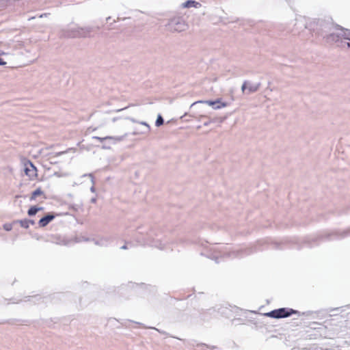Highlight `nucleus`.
<instances>
[{
	"label": "nucleus",
	"instance_id": "1",
	"mask_svg": "<svg viewBox=\"0 0 350 350\" xmlns=\"http://www.w3.org/2000/svg\"><path fill=\"white\" fill-rule=\"evenodd\" d=\"M329 24L322 23L321 29L317 30V33L326 40L327 42L335 43L339 47L350 49V30L336 29L330 33H327L329 29Z\"/></svg>",
	"mask_w": 350,
	"mask_h": 350
},
{
	"label": "nucleus",
	"instance_id": "2",
	"mask_svg": "<svg viewBox=\"0 0 350 350\" xmlns=\"http://www.w3.org/2000/svg\"><path fill=\"white\" fill-rule=\"evenodd\" d=\"M92 28L90 27H80L76 25L70 27L66 36L71 38H85L90 36Z\"/></svg>",
	"mask_w": 350,
	"mask_h": 350
},
{
	"label": "nucleus",
	"instance_id": "3",
	"mask_svg": "<svg viewBox=\"0 0 350 350\" xmlns=\"http://www.w3.org/2000/svg\"><path fill=\"white\" fill-rule=\"evenodd\" d=\"M167 28L170 31L181 32L188 28V25L182 17L178 16L174 17L169 21Z\"/></svg>",
	"mask_w": 350,
	"mask_h": 350
},
{
	"label": "nucleus",
	"instance_id": "4",
	"mask_svg": "<svg viewBox=\"0 0 350 350\" xmlns=\"http://www.w3.org/2000/svg\"><path fill=\"white\" fill-rule=\"evenodd\" d=\"M297 311L289 309L286 310L284 308L273 310L269 312H267L265 314L266 316L274 318V319H280V318H285L291 316L292 314L296 313Z\"/></svg>",
	"mask_w": 350,
	"mask_h": 350
},
{
	"label": "nucleus",
	"instance_id": "5",
	"mask_svg": "<svg viewBox=\"0 0 350 350\" xmlns=\"http://www.w3.org/2000/svg\"><path fill=\"white\" fill-rule=\"evenodd\" d=\"M213 250H214L215 253L212 254L211 258L215 259L217 262H219L218 258L219 256H224V255H228V256H241V254H239L240 251H238V250L233 251L232 254H230V253L226 254V252L229 251V249L227 247L222 249V251H221V248H220L218 246H215Z\"/></svg>",
	"mask_w": 350,
	"mask_h": 350
},
{
	"label": "nucleus",
	"instance_id": "6",
	"mask_svg": "<svg viewBox=\"0 0 350 350\" xmlns=\"http://www.w3.org/2000/svg\"><path fill=\"white\" fill-rule=\"evenodd\" d=\"M24 172L31 180L37 176V169L30 161L24 162Z\"/></svg>",
	"mask_w": 350,
	"mask_h": 350
},
{
	"label": "nucleus",
	"instance_id": "7",
	"mask_svg": "<svg viewBox=\"0 0 350 350\" xmlns=\"http://www.w3.org/2000/svg\"><path fill=\"white\" fill-rule=\"evenodd\" d=\"M260 83H254L250 81H245L243 82L241 90L243 93L251 94L258 90L260 88Z\"/></svg>",
	"mask_w": 350,
	"mask_h": 350
},
{
	"label": "nucleus",
	"instance_id": "8",
	"mask_svg": "<svg viewBox=\"0 0 350 350\" xmlns=\"http://www.w3.org/2000/svg\"><path fill=\"white\" fill-rule=\"evenodd\" d=\"M206 103L209 106H211L214 109H219L223 107H226L228 106V103L226 102H223L221 99H217L215 100H200L196 103H193L192 105L198 103Z\"/></svg>",
	"mask_w": 350,
	"mask_h": 350
},
{
	"label": "nucleus",
	"instance_id": "9",
	"mask_svg": "<svg viewBox=\"0 0 350 350\" xmlns=\"http://www.w3.org/2000/svg\"><path fill=\"white\" fill-rule=\"evenodd\" d=\"M126 135L127 134L125 133L124 135L122 136H106L104 137L94 136L93 139H97L101 143L109 141L111 142V144H116L118 142L122 141Z\"/></svg>",
	"mask_w": 350,
	"mask_h": 350
},
{
	"label": "nucleus",
	"instance_id": "10",
	"mask_svg": "<svg viewBox=\"0 0 350 350\" xmlns=\"http://www.w3.org/2000/svg\"><path fill=\"white\" fill-rule=\"evenodd\" d=\"M55 218L53 215H47L45 217L41 218L38 222V224L40 227L46 226L50 221H51Z\"/></svg>",
	"mask_w": 350,
	"mask_h": 350
},
{
	"label": "nucleus",
	"instance_id": "11",
	"mask_svg": "<svg viewBox=\"0 0 350 350\" xmlns=\"http://www.w3.org/2000/svg\"><path fill=\"white\" fill-rule=\"evenodd\" d=\"M200 6H201V4L199 2L196 1L194 0H188L182 4V8H198Z\"/></svg>",
	"mask_w": 350,
	"mask_h": 350
},
{
	"label": "nucleus",
	"instance_id": "12",
	"mask_svg": "<svg viewBox=\"0 0 350 350\" xmlns=\"http://www.w3.org/2000/svg\"><path fill=\"white\" fill-rule=\"evenodd\" d=\"M8 48L16 51L18 49H23L24 47V43L22 41L10 42L8 43Z\"/></svg>",
	"mask_w": 350,
	"mask_h": 350
},
{
	"label": "nucleus",
	"instance_id": "13",
	"mask_svg": "<svg viewBox=\"0 0 350 350\" xmlns=\"http://www.w3.org/2000/svg\"><path fill=\"white\" fill-rule=\"evenodd\" d=\"M43 194V191H42V189L40 188H38L37 189H36L31 194V200H35L38 196H40V195H42Z\"/></svg>",
	"mask_w": 350,
	"mask_h": 350
},
{
	"label": "nucleus",
	"instance_id": "14",
	"mask_svg": "<svg viewBox=\"0 0 350 350\" xmlns=\"http://www.w3.org/2000/svg\"><path fill=\"white\" fill-rule=\"evenodd\" d=\"M42 208L41 207H37V206H32L31 207L28 211V215L29 216H33L36 215L38 211L42 210Z\"/></svg>",
	"mask_w": 350,
	"mask_h": 350
},
{
	"label": "nucleus",
	"instance_id": "15",
	"mask_svg": "<svg viewBox=\"0 0 350 350\" xmlns=\"http://www.w3.org/2000/svg\"><path fill=\"white\" fill-rule=\"evenodd\" d=\"M19 223L23 228H28L29 227V221H27V219L14 221V224Z\"/></svg>",
	"mask_w": 350,
	"mask_h": 350
},
{
	"label": "nucleus",
	"instance_id": "16",
	"mask_svg": "<svg viewBox=\"0 0 350 350\" xmlns=\"http://www.w3.org/2000/svg\"><path fill=\"white\" fill-rule=\"evenodd\" d=\"M163 122H164V120H163L162 116L161 115H159L157 118L155 124L157 126H159L163 124Z\"/></svg>",
	"mask_w": 350,
	"mask_h": 350
},
{
	"label": "nucleus",
	"instance_id": "17",
	"mask_svg": "<svg viewBox=\"0 0 350 350\" xmlns=\"http://www.w3.org/2000/svg\"><path fill=\"white\" fill-rule=\"evenodd\" d=\"M3 228L6 230V231H10L12 229V224H5L3 225Z\"/></svg>",
	"mask_w": 350,
	"mask_h": 350
},
{
	"label": "nucleus",
	"instance_id": "18",
	"mask_svg": "<svg viewBox=\"0 0 350 350\" xmlns=\"http://www.w3.org/2000/svg\"><path fill=\"white\" fill-rule=\"evenodd\" d=\"M5 53L0 50V56L2 55H5ZM6 64V62L4 61L3 58L0 57V66H5Z\"/></svg>",
	"mask_w": 350,
	"mask_h": 350
},
{
	"label": "nucleus",
	"instance_id": "19",
	"mask_svg": "<svg viewBox=\"0 0 350 350\" xmlns=\"http://www.w3.org/2000/svg\"><path fill=\"white\" fill-rule=\"evenodd\" d=\"M88 176L91 178V180H92V184H93V185H94V177H93V176H92V174H89ZM90 191H91L92 192H93V193H94V192H95V187H94V185H92V186L91 187V188H90Z\"/></svg>",
	"mask_w": 350,
	"mask_h": 350
},
{
	"label": "nucleus",
	"instance_id": "20",
	"mask_svg": "<svg viewBox=\"0 0 350 350\" xmlns=\"http://www.w3.org/2000/svg\"><path fill=\"white\" fill-rule=\"evenodd\" d=\"M142 125H144L147 127V129H148V131H150V126L148 125V124H147L146 122H139Z\"/></svg>",
	"mask_w": 350,
	"mask_h": 350
},
{
	"label": "nucleus",
	"instance_id": "21",
	"mask_svg": "<svg viewBox=\"0 0 350 350\" xmlns=\"http://www.w3.org/2000/svg\"><path fill=\"white\" fill-rule=\"evenodd\" d=\"M27 221H29V225H33L35 224L34 221L31 219H27Z\"/></svg>",
	"mask_w": 350,
	"mask_h": 350
},
{
	"label": "nucleus",
	"instance_id": "22",
	"mask_svg": "<svg viewBox=\"0 0 350 350\" xmlns=\"http://www.w3.org/2000/svg\"><path fill=\"white\" fill-rule=\"evenodd\" d=\"M96 202V198H93L91 199V202L95 203Z\"/></svg>",
	"mask_w": 350,
	"mask_h": 350
},
{
	"label": "nucleus",
	"instance_id": "23",
	"mask_svg": "<svg viewBox=\"0 0 350 350\" xmlns=\"http://www.w3.org/2000/svg\"><path fill=\"white\" fill-rule=\"evenodd\" d=\"M127 245H124L123 246L121 247V249H123V250H125V249H127Z\"/></svg>",
	"mask_w": 350,
	"mask_h": 350
},
{
	"label": "nucleus",
	"instance_id": "24",
	"mask_svg": "<svg viewBox=\"0 0 350 350\" xmlns=\"http://www.w3.org/2000/svg\"><path fill=\"white\" fill-rule=\"evenodd\" d=\"M217 349L218 348L217 347H215V346L211 347V350H217Z\"/></svg>",
	"mask_w": 350,
	"mask_h": 350
},
{
	"label": "nucleus",
	"instance_id": "25",
	"mask_svg": "<svg viewBox=\"0 0 350 350\" xmlns=\"http://www.w3.org/2000/svg\"><path fill=\"white\" fill-rule=\"evenodd\" d=\"M103 148H109V146H107L106 144H104L103 146Z\"/></svg>",
	"mask_w": 350,
	"mask_h": 350
},
{
	"label": "nucleus",
	"instance_id": "26",
	"mask_svg": "<svg viewBox=\"0 0 350 350\" xmlns=\"http://www.w3.org/2000/svg\"><path fill=\"white\" fill-rule=\"evenodd\" d=\"M64 152H58L57 154V155H60V154H64Z\"/></svg>",
	"mask_w": 350,
	"mask_h": 350
},
{
	"label": "nucleus",
	"instance_id": "27",
	"mask_svg": "<svg viewBox=\"0 0 350 350\" xmlns=\"http://www.w3.org/2000/svg\"><path fill=\"white\" fill-rule=\"evenodd\" d=\"M110 19H111V17H110V16H109V17H107V18H106L107 21H110Z\"/></svg>",
	"mask_w": 350,
	"mask_h": 350
},
{
	"label": "nucleus",
	"instance_id": "28",
	"mask_svg": "<svg viewBox=\"0 0 350 350\" xmlns=\"http://www.w3.org/2000/svg\"><path fill=\"white\" fill-rule=\"evenodd\" d=\"M116 120V118H113V121L115 122Z\"/></svg>",
	"mask_w": 350,
	"mask_h": 350
}]
</instances>
